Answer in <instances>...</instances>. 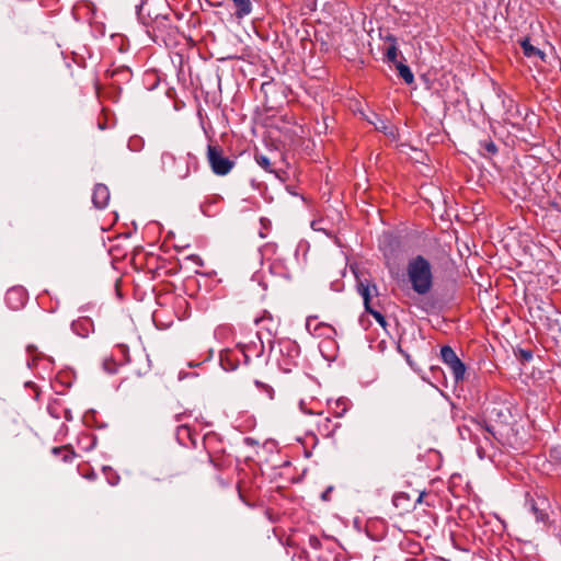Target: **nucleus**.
Here are the masks:
<instances>
[{"instance_id":"obj_1","label":"nucleus","mask_w":561,"mask_h":561,"mask_svg":"<svg viewBox=\"0 0 561 561\" xmlns=\"http://www.w3.org/2000/svg\"><path fill=\"white\" fill-rule=\"evenodd\" d=\"M407 275L412 289L419 295H426L433 287V272L431 263L422 255L409 261Z\"/></svg>"},{"instance_id":"obj_2","label":"nucleus","mask_w":561,"mask_h":561,"mask_svg":"<svg viewBox=\"0 0 561 561\" xmlns=\"http://www.w3.org/2000/svg\"><path fill=\"white\" fill-rule=\"evenodd\" d=\"M252 354H257L255 343L239 344L236 348H228L220 354V365L225 370H234L241 363L248 364Z\"/></svg>"},{"instance_id":"obj_3","label":"nucleus","mask_w":561,"mask_h":561,"mask_svg":"<svg viewBox=\"0 0 561 561\" xmlns=\"http://www.w3.org/2000/svg\"><path fill=\"white\" fill-rule=\"evenodd\" d=\"M207 160L211 171L219 176L227 175L234 167L236 162L224 154V149L219 145L209 144L207 147Z\"/></svg>"},{"instance_id":"obj_4","label":"nucleus","mask_w":561,"mask_h":561,"mask_svg":"<svg viewBox=\"0 0 561 561\" xmlns=\"http://www.w3.org/2000/svg\"><path fill=\"white\" fill-rule=\"evenodd\" d=\"M156 169L176 179H185L190 173L187 164L178 160L173 153L168 151L161 153Z\"/></svg>"},{"instance_id":"obj_5","label":"nucleus","mask_w":561,"mask_h":561,"mask_svg":"<svg viewBox=\"0 0 561 561\" xmlns=\"http://www.w3.org/2000/svg\"><path fill=\"white\" fill-rule=\"evenodd\" d=\"M411 518L413 519L410 522L411 531L428 538L434 525H436V516L430 511L414 506Z\"/></svg>"},{"instance_id":"obj_6","label":"nucleus","mask_w":561,"mask_h":561,"mask_svg":"<svg viewBox=\"0 0 561 561\" xmlns=\"http://www.w3.org/2000/svg\"><path fill=\"white\" fill-rule=\"evenodd\" d=\"M440 357L450 369L455 381H462L466 375V365L460 360L455 351L450 346L445 345L440 348Z\"/></svg>"},{"instance_id":"obj_7","label":"nucleus","mask_w":561,"mask_h":561,"mask_svg":"<svg viewBox=\"0 0 561 561\" xmlns=\"http://www.w3.org/2000/svg\"><path fill=\"white\" fill-rule=\"evenodd\" d=\"M27 300V293L21 286H14L7 291L5 301L7 305L13 309L19 310L24 307Z\"/></svg>"},{"instance_id":"obj_8","label":"nucleus","mask_w":561,"mask_h":561,"mask_svg":"<svg viewBox=\"0 0 561 561\" xmlns=\"http://www.w3.org/2000/svg\"><path fill=\"white\" fill-rule=\"evenodd\" d=\"M358 290L364 299V304H365V308L366 310L380 323V324H385L386 321H385V317L379 312V311H376L374 310L371 307H370V296H371V291H376L377 288L375 285H373L371 287L369 285H365L364 283H359L358 285Z\"/></svg>"},{"instance_id":"obj_9","label":"nucleus","mask_w":561,"mask_h":561,"mask_svg":"<svg viewBox=\"0 0 561 561\" xmlns=\"http://www.w3.org/2000/svg\"><path fill=\"white\" fill-rule=\"evenodd\" d=\"M307 328L316 337H323L324 341L329 342H332L336 334L335 329L327 323H316L314 327L312 328L311 321H308Z\"/></svg>"},{"instance_id":"obj_10","label":"nucleus","mask_w":561,"mask_h":561,"mask_svg":"<svg viewBox=\"0 0 561 561\" xmlns=\"http://www.w3.org/2000/svg\"><path fill=\"white\" fill-rule=\"evenodd\" d=\"M110 191L107 186L104 184H96L92 194V202L95 205V207L102 209L107 206Z\"/></svg>"},{"instance_id":"obj_11","label":"nucleus","mask_w":561,"mask_h":561,"mask_svg":"<svg viewBox=\"0 0 561 561\" xmlns=\"http://www.w3.org/2000/svg\"><path fill=\"white\" fill-rule=\"evenodd\" d=\"M176 439L183 446H187L188 444L196 446V433L186 424L178 426Z\"/></svg>"},{"instance_id":"obj_12","label":"nucleus","mask_w":561,"mask_h":561,"mask_svg":"<svg viewBox=\"0 0 561 561\" xmlns=\"http://www.w3.org/2000/svg\"><path fill=\"white\" fill-rule=\"evenodd\" d=\"M72 330L81 336H87L93 330V322L90 318L82 317L72 322Z\"/></svg>"},{"instance_id":"obj_13","label":"nucleus","mask_w":561,"mask_h":561,"mask_svg":"<svg viewBox=\"0 0 561 561\" xmlns=\"http://www.w3.org/2000/svg\"><path fill=\"white\" fill-rule=\"evenodd\" d=\"M520 47L523 50V54L528 58H540L543 59L545 54L534 45H531L529 38H524L520 41Z\"/></svg>"},{"instance_id":"obj_14","label":"nucleus","mask_w":561,"mask_h":561,"mask_svg":"<svg viewBox=\"0 0 561 561\" xmlns=\"http://www.w3.org/2000/svg\"><path fill=\"white\" fill-rule=\"evenodd\" d=\"M106 76L116 80L113 84L119 83L121 81H128L130 78V71L126 67H118L113 70H107Z\"/></svg>"},{"instance_id":"obj_15","label":"nucleus","mask_w":561,"mask_h":561,"mask_svg":"<svg viewBox=\"0 0 561 561\" xmlns=\"http://www.w3.org/2000/svg\"><path fill=\"white\" fill-rule=\"evenodd\" d=\"M396 68L399 76L404 80L407 84H412L414 82V76L407 65L399 61L396 64Z\"/></svg>"},{"instance_id":"obj_16","label":"nucleus","mask_w":561,"mask_h":561,"mask_svg":"<svg viewBox=\"0 0 561 561\" xmlns=\"http://www.w3.org/2000/svg\"><path fill=\"white\" fill-rule=\"evenodd\" d=\"M389 39L391 41V44L387 48L386 57L389 61H391L396 65L397 62H399L398 61L399 49L397 47L396 39L393 37H390Z\"/></svg>"},{"instance_id":"obj_17","label":"nucleus","mask_w":561,"mask_h":561,"mask_svg":"<svg viewBox=\"0 0 561 561\" xmlns=\"http://www.w3.org/2000/svg\"><path fill=\"white\" fill-rule=\"evenodd\" d=\"M254 158H255L256 163H257L262 169H264V170H265V171H267V172H273V171H274V170H273V164L271 163L270 159H268L266 156H264V154H262V153L256 152V153H255V156H254Z\"/></svg>"},{"instance_id":"obj_18","label":"nucleus","mask_w":561,"mask_h":561,"mask_svg":"<svg viewBox=\"0 0 561 561\" xmlns=\"http://www.w3.org/2000/svg\"><path fill=\"white\" fill-rule=\"evenodd\" d=\"M53 453L56 454V455H59L61 454L62 455V459L65 461H68L72 458V453L69 450L68 447L66 446H61V447H54L53 448Z\"/></svg>"},{"instance_id":"obj_19","label":"nucleus","mask_w":561,"mask_h":561,"mask_svg":"<svg viewBox=\"0 0 561 561\" xmlns=\"http://www.w3.org/2000/svg\"><path fill=\"white\" fill-rule=\"evenodd\" d=\"M407 500H408V497L404 494H399V495L394 496L393 503L398 507L401 502L407 501Z\"/></svg>"},{"instance_id":"obj_20","label":"nucleus","mask_w":561,"mask_h":561,"mask_svg":"<svg viewBox=\"0 0 561 561\" xmlns=\"http://www.w3.org/2000/svg\"><path fill=\"white\" fill-rule=\"evenodd\" d=\"M333 488L330 486L321 495L322 500L323 501H329L330 500V493L332 492Z\"/></svg>"},{"instance_id":"obj_21","label":"nucleus","mask_w":561,"mask_h":561,"mask_svg":"<svg viewBox=\"0 0 561 561\" xmlns=\"http://www.w3.org/2000/svg\"><path fill=\"white\" fill-rule=\"evenodd\" d=\"M215 439H216L215 435H210V434L205 435L204 436L205 448H207V445L209 444L210 440H215Z\"/></svg>"},{"instance_id":"obj_22","label":"nucleus","mask_w":561,"mask_h":561,"mask_svg":"<svg viewBox=\"0 0 561 561\" xmlns=\"http://www.w3.org/2000/svg\"><path fill=\"white\" fill-rule=\"evenodd\" d=\"M138 142H140L139 138H133V139L129 140V147L134 149L135 146H137Z\"/></svg>"},{"instance_id":"obj_23","label":"nucleus","mask_w":561,"mask_h":561,"mask_svg":"<svg viewBox=\"0 0 561 561\" xmlns=\"http://www.w3.org/2000/svg\"><path fill=\"white\" fill-rule=\"evenodd\" d=\"M185 416V413H181V414H176L175 415V420L176 422H181L183 420V417Z\"/></svg>"},{"instance_id":"obj_24","label":"nucleus","mask_w":561,"mask_h":561,"mask_svg":"<svg viewBox=\"0 0 561 561\" xmlns=\"http://www.w3.org/2000/svg\"><path fill=\"white\" fill-rule=\"evenodd\" d=\"M256 385H257V386H261V383H260V382H256ZM262 387L268 391L270 397L272 398L273 389H271V388H268V387H266V386H263V385H262Z\"/></svg>"},{"instance_id":"obj_25","label":"nucleus","mask_w":561,"mask_h":561,"mask_svg":"<svg viewBox=\"0 0 561 561\" xmlns=\"http://www.w3.org/2000/svg\"><path fill=\"white\" fill-rule=\"evenodd\" d=\"M264 320H265V317H262L260 319H256L255 322L259 324V323L263 322Z\"/></svg>"},{"instance_id":"obj_26","label":"nucleus","mask_w":561,"mask_h":561,"mask_svg":"<svg viewBox=\"0 0 561 561\" xmlns=\"http://www.w3.org/2000/svg\"><path fill=\"white\" fill-rule=\"evenodd\" d=\"M488 149H489V150H491V151H494V150H495V147H494V145H490V146L488 147Z\"/></svg>"},{"instance_id":"obj_27","label":"nucleus","mask_w":561,"mask_h":561,"mask_svg":"<svg viewBox=\"0 0 561 561\" xmlns=\"http://www.w3.org/2000/svg\"><path fill=\"white\" fill-rule=\"evenodd\" d=\"M214 7H220L221 5V2H216V3H213Z\"/></svg>"},{"instance_id":"obj_28","label":"nucleus","mask_w":561,"mask_h":561,"mask_svg":"<svg viewBox=\"0 0 561 561\" xmlns=\"http://www.w3.org/2000/svg\"><path fill=\"white\" fill-rule=\"evenodd\" d=\"M238 489H240V486H238ZM239 496L242 497L241 490H239Z\"/></svg>"}]
</instances>
